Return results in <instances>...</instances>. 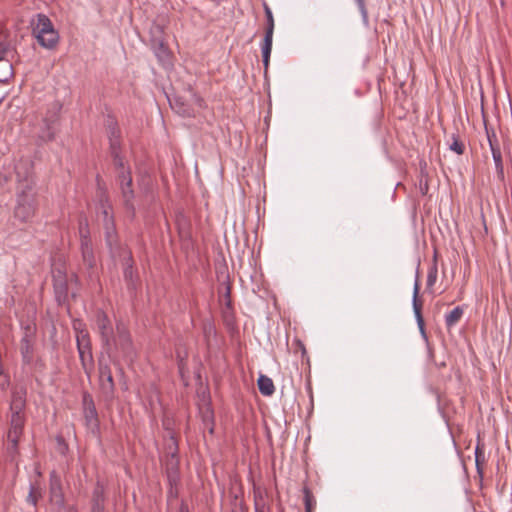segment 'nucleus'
Returning <instances> with one entry per match:
<instances>
[{
  "instance_id": "obj_15",
  "label": "nucleus",
  "mask_w": 512,
  "mask_h": 512,
  "mask_svg": "<svg viewBox=\"0 0 512 512\" xmlns=\"http://www.w3.org/2000/svg\"><path fill=\"white\" fill-rule=\"evenodd\" d=\"M80 233L83 261L88 268H93L95 266L96 261L93 253V248L91 245V240L83 233L82 230L80 231Z\"/></svg>"
},
{
  "instance_id": "obj_25",
  "label": "nucleus",
  "mask_w": 512,
  "mask_h": 512,
  "mask_svg": "<svg viewBox=\"0 0 512 512\" xmlns=\"http://www.w3.org/2000/svg\"><path fill=\"white\" fill-rule=\"evenodd\" d=\"M165 456H178V442L172 432L165 443Z\"/></svg>"
},
{
  "instance_id": "obj_8",
  "label": "nucleus",
  "mask_w": 512,
  "mask_h": 512,
  "mask_svg": "<svg viewBox=\"0 0 512 512\" xmlns=\"http://www.w3.org/2000/svg\"><path fill=\"white\" fill-rule=\"evenodd\" d=\"M83 414L86 422V426L92 431L99 428L98 413L93 401L92 396L85 392L82 397Z\"/></svg>"
},
{
  "instance_id": "obj_13",
  "label": "nucleus",
  "mask_w": 512,
  "mask_h": 512,
  "mask_svg": "<svg viewBox=\"0 0 512 512\" xmlns=\"http://www.w3.org/2000/svg\"><path fill=\"white\" fill-rule=\"evenodd\" d=\"M153 51L157 57L159 63L164 68H170L172 66V53L169 48L162 41H154Z\"/></svg>"
},
{
  "instance_id": "obj_22",
  "label": "nucleus",
  "mask_w": 512,
  "mask_h": 512,
  "mask_svg": "<svg viewBox=\"0 0 512 512\" xmlns=\"http://www.w3.org/2000/svg\"><path fill=\"white\" fill-rule=\"evenodd\" d=\"M463 308L460 306L455 307L453 310H451L449 313L445 315V324L448 328L453 327L455 324H457L461 317L463 316Z\"/></svg>"
},
{
  "instance_id": "obj_30",
  "label": "nucleus",
  "mask_w": 512,
  "mask_h": 512,
  "mask_svg": "<svg viewBox=\"0 0 512 512\" xmlns=\"http://www.w3.org/2000/svg\"><path fill=\"white\" fill-rule=\"evenodd\" d=\"M449 148L458 155L464 153V144L454 134L452 135V143Z\"/></svg>"
},
{
  "instance_id": "obj_7",
  "label": "nucleus",
  "mask_w": 512,
  "mask_h": 512,
  "mask_svg": "<svg viewBox=\"0 0 512 512\" xmlns=\"http://www.w3.org/2000/svg\"><path fill=\"white\" fill-rule=\"evenodd\" d=\"M95 323L103 344L106 347L112 346V341H114V332L111 321L106 313L102 310H98L95 315Z\"/></svg>"
},
{
  "instance_id": "obj_19",
  "label": "nucleus",
  "mask_w": 512,
  "mask_h": 512,
  "mask_svg": "<svg viewBox=\"0 0 512 512\" xmlns=\"http://www.w3.org/2000/svg\"><path fill=\"white\" fill-rule=\"evenodd\" d=\"M165 469L167 473V477L170 481L176 482L178 479V470H179V457L178 456H165Z\"/></svg>"
},
{
  "instance_id": "obj_39",
  "label": "nucleus",
  "mask_w": 512,
  "mask_h": 512,
  "mask_svg": "<svg viewBox=\"0 0 512 512\" xmlns=\"http://www.w3.org/2000/svg\"><path fill=\"white\" fill-rule=\"evenodd\" d=\"M179 512H188V508H187V506H185L184 504H182V505H181V507H180Z\"/></svg>"
},
{
  "instance_id": "obj_14",
  "label": "nucleus",
  "mask_w": 512,
  "mask_h": 512,
  "mask_svg": "<svg viewBox=\"0 0 512 512\" xmlns=\"http://www.w3.org/2000/svg\"><path fill=\"white\" fill-rule=\"evenodd\" d=\"M105 508V489L98 481L93 489L91 499V512H104Z\"/></svg>"
},
{
  "instance_id": "obj_23",
  "label": "nucleus",
  "mask_w": 512,
  "mask_h": 512,
  "mask_svg": "<svg viewBox=\"0 0 512 512\" xmlns=\"http://www.w3.org/2000/svg\"><path fill=\"white\" fill-rule=\"evenodd\" d=\"M492 157L495 163L496 172L498 174V177L503 179L504 178V166L502 161V153L499 147H492L491 150Z\"/></svg>"
},
{
  "instance_id": "obj_21",
  "label": "nucleus",
  "mask_w": 512,
  "mask_h": 512,
  "mask_svg": "<svg viewBox=\"0 0 512 512\" xmlns=\"http://www.w3.org/2000/svg\"><path fill=\"white\" fill-rule=\"evenodd\" d=\"M258 389L262 395L271 396L275 391L272 379L266 375H260L258 378Z\"/></svg>"
},
{
  "instance_id": "obj_26",
  "label": "nucleus",
  "mask_w": 512,
  "mask_h": 512,
  "mask_svg": "<svg viewBox=\"0 0 512 512\" xmlns=\"http://www.w3.org/2000/svg\"><path fill=\"white\" fill-rule=\"evenodd\" d=\"M475 462L477 473L482 476L483 475V464L485 463V453L483 446H480L478 443L475 448Z\"/></svg>"
},
{
  "instance_id": "obj_31",
  "label": "nucleus",
  "mask_w": 512,
  "mask_h": 512,
  "mask_svg": "<svg viewBox=\"0 0 512 512\" xmlns=\"http://www.w3.org/2000/svg\"><path fill=\"white\" fill-rule=\"evenodd\" d=\"M355 1L357 3V6H358L359 11L361 13L362 20H363L364 24L368 25V23H369L368 11H367L366 6H365V1L364 0H355Z\"/></svg>"
},
{
  "instance_id": "obj_33",
  "label": "nucleus",
  "mask_w": 512,
  "mask_h": 512,
  "mask_svg": "<svg viewBox=\"0 0 512 512\" xmlns=\"http://www.w3.org/2000/svg\"><path fill=\"white\" fill-rule=\"evenodd\" d=\"M46 130H44L39 137L43 141H51L54 138V131L52 130L49 124L46 125Z\"/></svg>"
},
{
  "instance_id": "obj_12",
  "label": "nucleus",
  "mask_w": 512,
  "mask_h": 512,
  "mask_svg": "<svg viewBox=\"0 0 512 512\" xmlns=\"http://www.w3.org/2000/svg\"><path fill=\"white\" fill-rule=\"evenodd\" d=\"M113 344H115L124 355H130L132 347L131 337L123 325H117V337H114V341H112V345Z\"/></svg>"
},
{
  "instance_id": "obj_17",
  "label": "nucleus",
  "mask_w": 512,
  "mask_h": 512,
  "mask_svg": "<svg viewBox=\"0 0 512 512\" xmlns=\"http://www.w3.org/2000/svg\"><path fill=\"white\" fill-rule=\"evenodd\" d=\"M50 493L51 497L56 500L57 503L63 504V493L60 476L52 471L50 474Z\"/></svg>"
},
{
  "instance_id": "obj_6",
  "label": "nucleus",
  "mask_w": 512,
  "mask_h": 512,
  "mask_svg": "<svg viewBox=\"0 0 512 512\" xmlns=\"http://www.w3.org/2000/svg\"><path fill=\"white\" fill-rule=\"evenodd\" d=\"M265 15H266V30L263 39V43L261 45L262 51V61L265 68V71L268 69L270 55L272 50V40L274 33V18L271 9L268 5H264Z\"/></svg>"
},
{
  "instance_id": "obj_3",
  "label": "nucleus",
  "mask_w": 512,
  "mask_h": 512,
  "mask_svg": "<svg viewBox=\"0 0 512 512\" xmlns=\"http://www.w3.org/2000/svg\"><path fill=\"white\" fill-rule=\"evenodd\" d=\"M24 414L12 413L10 428L7 434V453L11 460H14L18 454V443L24 429Z\"/></svg>"
},
{
  "instance_id": "obj_5",
  "label": "nucleus",
  "mask_w": 512,
  "mask_h": 512,
  "mask_svg": "<svg viewBox=\"0 0 512 512\" xmlns=\"http://www.w3.org/2000/svg\"><path fill=\"white\" fill-rule=\"evenodd\" d=\"M36 204L35 197L31 193V188L29 191H22L18 194L17 205L14 210V216L22 221L26 222L30 220L35 214Z\"/></svg>"
},
{
  "instance_id": "obj_20",
  "label": "nucleus",
  "mask_w": 512,
  "mask_h": 512,
  "mask_svg": "<svg viewBox=\"0 0 512 512\" xmlns=\"http://www.w3.org/2000/svg\"><path fill=\"white\" fill-rule=\"evenodd\" d=\"M25 407V393L22 391H15L12 394L11 411L12 413L23 414Z\"/></svg>"
},
{
  "instance_id": "obj_18",
  "label": "nucleus",
  "mask_w": 512,
  "mask_h": 512,
  "mask_svg": "<svg viewBox=\"0 0 512 512\" xmlns=\"http://www.w3.org/2000/svg\"><path fill=\"white\" fill-rule=\"evenodd\" d=\"M82 367L87 375L90 374L93 368V355L91 345L77 347Z\"/></svg>"
},
{
  "instance_id": "obj_4",
  "label": "nucleus",
  "mask_w": 512,
  "mask_h": 512,
  "mask_svg": "<svg viewBox=\"0 0 512 512\" xmlns=\"http://www.w3.org/2000/svg\"><path fill=\"white\" fill-rule=\"evenodd\" d=\"M100 216L105 229L107 244L112 247L116 243L117 233L114 222L113 208L106 195L100 199Z\"/></svg>"
},
{
  "instance_id": "obj_29",
  "label": "nucleus",
  "mask_w": 512,
  "mask_h": 512,
  "mask_svg": "<svg viewBox=\"0 0 512 512\" xmlns=\"http://www.w3.org/2000/svg\"><path fill=\"white\" fill-rule=\"evenodd\" d=\"M437 275H438L437 265L433 264L429 268V271L427 274V288H432L434 286V284L436 283V280H437Z\"/></svg>"
},
{
  "instance_id": "obj_11",
  "label": "nucleus",
  "mask_w": 512,
  "mask_h": 512,
  "mask_svg": "<svg viewBox=\"0 0 512 512\" xmlns=\"http://www.w3.org/2000/svg\"><path fill=\"white\" fill-rule=\"evenodd\" d=\"M33 343L34 333L33 330L27 326L20 343V351L25 363H30L33 359Z\"/></svg>"
},
{
  "instance_id": "obj_34",
  "label": "nucleus",
  "mask_w": 512,
  "mask_h": 512,
  "mask_svg": "<svg viewBox=\"0 0 512 512\" xmlns=\"http://www.w3.org/2000/svg\"><path fill=\"white\" fill-rule=\"evenodd\" d=\"M487 138H488V142H489V146H490L491 150H492V147H499V145L497 143L496 135L494 132L490 133L489 131H487Z\"/></svg>"
},
{
  "instance_id": "obj_37",
  "label": "nucleus",
  "mask_w": 512,
  "mask_h": 512,
  "mask_svg": "<svg viewBox=\"0 0 512 512\" xmlns=\"http://www.w3.org/2000/svg\"><path fill=\"white\" fill-rule=\"evenodd\" d=\"M6 66H7V69H8V74H7V77H6V79H7L8 77H11L13 75V66L9 62L6 63Z\"/></svg>"
},
{
  "instance_id": "obj_24",
  "label": "nucleus",
  "mask_w": 512,
  "mask_h": 512,
  "mask_svg": "<svg viewBox=\"0 0 512 512\" xmlns=\"http://www.w3.org/2000/svg\"><path fill=\"white\" fill-rule=\"evenodd\" d=\"M254 509L255 512H271L270 506L260 491H254Z\"/></svg>"
},
{
  "instance_id": "obj_35",
  "label": "nucleus",
  "mask_w": 512,
  "mask_h": 512,
  "mask_svg": "<svg viewBox=\"0 0 512 512\" xmlns=\"http://www.w3.org/2000/svg\"><path fill=\"white\" fill-rule=\"evenodd\" d=\"M6 52H7V45L5 43H0V61L3 60Z\"/></svg>"
},
{
  "instance_id": "obj_9",
  "label": "nucleus",
  "mask_w": 512,
  "mask_h": 512,
  "mask_svg": "<svg viewBox=\"0 0 512 512\" xmlns=\"http://www.w3.org/2000/svg\"><path fill=\"white\" fill-rule=\"evenodd\" d=\"M419 290H420L419 271L417 270L416 279H415L414 288H413L412 306H413V311L415 314V318H416L419 330H420L421 334L425 336V324H424V319L422 316L423 303L419 299Z\"/></svg>"
},
{
  "instance_id": "obj_38",
  "label": "nucleus",
  "mask_w": 512,
  "mask_h": 512,
  "mask_svg": "<svg viewBox=\"0 0 512 512\" xmlns=\"http://www.w3.org/2000/svg\"><path fill=\"white\" fill-rule=\"evenodd\" d=\"M420 189H421L422 194H426V193H427V190H428L427 183H425V186H424V187H422V185H421V186H420Z\"/></svg>"
},
{
  "instance_id": "obj_28",
  "label": "nucleus",
  "mask_w": 512,
  "mask_h": 512,
  "mask_svg": "<svg viewBox=\"0 0 512 512\" xmlns=\"http://www.w3.org/2000/svg\"><path fill=\"white\" fill-rule=\"evenodd\" d=\"M75 329L77 331V334H76L77 347H80L82 345L83 346L91 345L88 332L84 329H78L76 326H75Z\"/></svg>"
},
{
  "instance_id": "obj_2",
  "label": "nucleus",
  "mask_w": 512,
  "mask_h": 512,
  "mask_svg": "<svg viewBox=\"0 0 512 512\" xmlns=\"http://www.w3.org/2000/svg\"><path fill=\"white\" fill-rule=\"evenodd\" d=\"M33 35L38 43L46 49H53L59 40L58 32L54 29L51 20L44 14H38Z\"/></svg>"
},
{
  "instance_id": "obj_27",
  "label": "nucleus",
  "mask_w": 512,
  "mask_h": 512,
  "mask_svg": "<svg viewBox=\"0 0 512 512\" xmlns=\"http://www.w3.org/2000/svg\"><path fill=\"white\" fill-rule=\"evenodd\" d=\"M303 494H304L305 511L313 512V509L316 506V500H315L311 490L307 486L303 487Z\"/></svg>"
},
{
  "instance_id": "obj_16",
  "label": "nucleus",
  "mask_w": 512,
  "mask_h": 512,
  "mask_svg": "<svg viewBox=\"0 0 512 512\" xmlns=\"http://www.w3.org/2000/svg\"><path fill=\"white\" fill-rule=\"evenodd\" d=\"M109 142L113 163H115L116 158H122L120 155V130L115 125L109 128Z\"/></svg>"
},
{
  "instance_id": "obj_36",
  "label": "nucleus",
  "mask_w": 512,
  "mask_h": 512,
  "mask_svg": "<svg viewBox=\"0 0 512 512\" xmlns=\"http://www.w3.org/2000/svg\"><path fill=\"white\" fill-rule=\"evenodd\" d=\"M132 275H133L132 267H131V266L126 267V268H125V270H124V277H125L126 279H128V278H130V279H131V278H132Z\"/></svg>"
},
{
  "instance_id": "obj_32",
  "label": "nucleus",
  "mask_w": 512,
  "mask_h": 512,
  "mask_svg": "<svg viewBox=\"0 0 512 512\" xmlns=\"http://www.w3.org/2000/svg\"><path fill=\"white\" fill-rule=\"evenodd\" d=\"M39 496L40 494H37L36 488L33 485H31L29 494L27 496V502L31 503L33 506H36Z\"/></svg>"
},
{
  "instance_id": "obj_1",
  "label": "nucleus",
  "mask_w": 512,
  "mask_h": 512,
  "mask_svg": "<svg viewBox=\"0 0 512 512\" xmlns=\"http://www.w3.org/2000/svg\"><path fill=\"white\" fill-rule=\"evenodd\" d=\"M116 169V183L126 210L133 216L135 213L133 179L130 166L123 158H116L113 163Z\"/></svg>"
},
{
  "instance_id": "obj_10",
  "label": "nucleus",
  "mask_w": 512,
  "mask_h": 512,
  "mask_svg": "<svg viewBox=\"0 0 512 512\" xmlns=\"http://www.w3.org/2000/svg\"><path fill=\"white\" fill-rule=\"evenodd\" d=\"M99 381L102 392L111 397L114 393V380L110 367L100 362L99 364Z\"/></svg>"
}]
</instances>
